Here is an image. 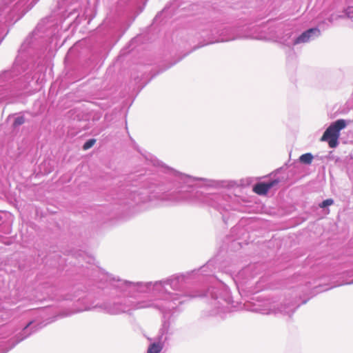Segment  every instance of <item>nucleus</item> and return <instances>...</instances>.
I'll list each match as a JSON object with an SVG mask.
<instances>
[{
  "mask_svg": "<svg viewBox=\"0 0 353 353\" xmlns=\"http://www.w3.org/2000/svg\"><path fill=\"white\" fill-rule=\"evenodd\" d=\"M32 323V321H30V323L26 325V328H27V327H30V325Z\"/></svg>",
  "mask_w": 353,
  "mask_h": 353,
  "instance_id": "9d476101",
  "label": "nucleus"
},
{
  "mask_svg": "<svg viewBox=\"0 0 353 353\" xmlns=\"http://www.w3.org/2000/svg\"><path fill=\"white\" fill-rule=\"evenodd\" d=\"M334 203V201L332 199H327L324 200L321 203L319 204V207L321 208L331 205Z\"/></svg>",
  "mask_w": 353,
  "mask_h": 353,
  "instance_id": "0eeeda50",
  "label": "nucleus"
},
{
  "mask_svg": "<svg viewBox=\"0 0 353 353\" xmlns=\"http://www.w3.org/2000/svg\"><path fill=\"white\" fill-rule=\"evenodd\" d=\"M162 350V345L159 343L151 344L147 351V353H159Z\"/></svg>",
  "mask_w": 353,
  "mask_h": 353,
  "instance_id": "39448f33",
  "label": "nucleus"
},
{
  "mask_svg": "<svg viewBox=\"0 0 353 353\" xmlns=\"http://www.w3.org/2000/svg\"><path fill=\"white\" fill-rule=\"evenodd\" d=\"M319 30L317 28H310L304 32H303L299 37H298L294 41V44H298L301 43H306L307 42L310 37L311 34L314 32L319 33Z\"/></svg>",
  "mask_w": 353,
  "mask_h": 353,
  "instance_id": "7ed1b4c3",
  "label": "nucleus"
},
{
  "mask_svg": "<svg viewBox=\"0 0 353 353\" xmlns=\"http://www.w3.org/2000/svg\"><path fill=\"white\" fill-rule=\"evenodd\" d=\"M346 127V121L344 119H339L332 123L324 132L321 138V141H326L331 148H336L340 137V131Z\"/></svg>",
  "mask_w": 353,
  "mask_h": 353,
  "instance_id": "f257e3e1",
  "label": "nucleus"
},
{
  "mask_svg": "<svg viewBox=\"0 0 353 353\" xmlns=\"http://www.w3.org/2000/svg\"><path fill=\"white\" fill-rule=\"evenodd\" d=\"M95 142H96V140L94 139H89L83 144V149L84 150H87L90 149L94 145Z\"/></svg>",
  "mask_w": 353,
  "mask_h": 353,
  "instance_id": "423d86ee",
  "label": "nucleus"
},
{
  "mask_svg": "<svg viewBox=\"0 0 353 353\" xmlns=\"http://www.w3.org/2000/svg\"><path fill=\"white\" fill-rule=\"evenodd\" d=\"M313 159H314V157L312 155V154H310V153H305L304 154H302L299 157V161H300L301 163H302L303 164L309 165V164H311V163L312 162Z\"/></svg>",
  "mask_w": 353,
  "mask_h": 353,
  "instance_id": "20e7f679",
  "label": "nucleus"
},
{
  "mask_svg": "<svg viewBox=\"0 0 353 353\" xmlns=\"http://www.w3.org/2000/svg\"><path fill=\"white\" fill-rule=\"evenodd\" d=\"M25 122V119L23 117H19L14 119L13 125L14 126H18L22 125Z\"/></svg>",
  "mask_w": 353,
  "mask_h": 353,
  "instance_id": "6e6552de",
  "label": "nucleus"
},
{
  "mask_svg": "<svg viewBox=\"0 0 353 353\" xmlns=\"http://www.w3.org/2000/svg\"><path fill=\"white\" fill-rule=\"evenodd\" d=\"M345 16L348 18H353V6H349L345 11Z\"/></svg>",
  "mask_w": 353,
  "mask_h": 353,
  "instance_id": "1a4fd4ad",
  "label": "nucleus"
},
{
  "mask_svg": "<svg viewBox=\"0 0 353 353\" xmlns=\"http://www.w3.org/2000/svg\"><path fill=\"white\" fill-rule=\"evenodd\" d=\"M279 183V179H274L267 183H258L253 186L252 190L254 192L259 195H265L272 187L276 185Z\"/></svg>",
  "mask_w": 353,
  "mask_h": 353,
  "instance_id": "f03ea898",
  "label": "nucleus"
}]
</instances>
